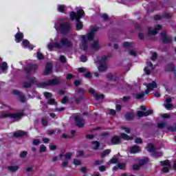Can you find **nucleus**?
<instances>
[{"label":"nucleus","instance_id":"obj_4","mask_svg":"<svg viewBox=\"0 0 176 176\" xmlns=\"http://www.w3.org/2000/svg\"><path fill=\"white\" fill-rule=\"evenodd\" d=\"M54 28H56V30H57V31H61L63 34H67V32H68V31L71 30V25H69V23H66L64 24H61L60 23V21L58 23H55Z\"/></svg>","mask_w":176,"mask_h":176},{"label":"nucleus","instance_id":"obj_44","mask_svg":"<svg viewBox=\"0 0 176 176\" xmlns=\"http://www.w3.org/2000/svg\"><path fill=\"white\" fill-rule=\"evenodd\" d=\"M146 163H148V158H146L145 160H141L140 161V166H144V164H145Z\"/></svg>","mask_w":176,"mask_h":176},{"label":"nucleus","instance_id":"obj_25","mask_svg":"<svg viewBox=\"0 0 176 176\" xmlns=\"http://www.w3.org/2000/svg\"><path fill=\"white\" fill-rule=\"evenodd\" d=\"M24 38V35L23 33L20 32V31H18L17 34L15 35V39L16 41L19 43L21 42V39Z\"/></svg>","mask_w":176,"mask_h":176},{"label":"nucleus","instance_id":"obj_13","mask_svg":"<svg viewBox=\"0 0 176 176\" xmlns=\"http://www.w3.org/2000/svg\"><path fill=\"white\" fill-rule=\"evenodd\" d=\"M4 118H12L14 119H21V118H23V113H12V114H6Z\"/></svg>","mask_w":176,"mask_h":176},{"label":"nucleus","instance_id":"obj_51","mask_svg":"<svg viewBox=\"0 0 176 176\" xmlns=\"http://www.w3.org/2000/svg\"><path fill=\"white\" fill-rule=\"evenodd\" d=\"M135 142L136 144H142V139L137 138L136 139H135Z\"/></svg>","mask_w":176,"mask_h":176},{"label":"nucleus","instance_id":"obj_33","mask_svg":"<svg viewBox=\"0 0 176 176\" xmlns=\"http://www.w3.org/2000/svg\"><path fill=\"white\" fill-rule=\"evenodd\" d=\"M122 46H123V47H125L126 49H130V47H133V45L129 42L123 43Z\"/></svg>","mask_w":176,"mask_h":176},{"label":"nucleus","instance_id":"obj_59","mask_svg":"<svg viewBox=\"0 0 176 176\" xmlns=\"http://www.w3.org/2000/svg\"><path fill=\"white\" fill-rule=\"evenodd\" d=\"M162 152H156L154 153V156H155V157H160V156H162Z\"/></svg>","mask_w":176,"mask_h":176},{"label":"nucleus","instance_id":"obj_20","mask_svg":"<svg viewBox=\"0 0 176 176\" xmlns=\"http://www.w3.org/2000/svg\"><path fill=\"white\" fill-rule=\"evenodd\" d=\"M52 68H53V66L52 65V64L48 63L45 67V69L44 71V75H49L50 74H52Z\"/></svg>","mask_w":176,"mask_h":176},{"label":"nucleus","instance_id":"obj_18","mask_svg":"<svg viewBox=\"0 0 176 176\" xmlns=\"http://www.w3.org/2000/svg\"><path fill=\"white\" fill-rule=\"evenodd\" d=\"M162 29V25H157L153 30H151V28H148V35H156L157 31Z\"/></svg>","mask_w":176,"mask_h":176},{"label":"nucleus","instance_id":"obj_55","mask_svg":"<svg viewBox=\"0 0 176 176\" xmlns=\"http://www.w3.org/2000/svg\"><path fill=\"white\" fill-rule=\"evenodd\" d=\"M169 71H175V65L171 64L169 65Z\"/></svg>","mask_w":176,"mask_h":176},{"label":"nucleus","instance_id":"obj_28","mask_svg":"<svg viewBox=\"0 0 176 176\" xmlns=\"http://www.w3.org/2000/svg\"><path fill=\"white\" fill-rule=\"evenodd\" d=\"M19 168H20V167L17 165L8 167V170H9V171H10L11 173H16V171H17Z\"/></svg>","mask_w":176,"mask_h":176},{"label":"nucleus","instance_id":"obj_6","mask_svg":"<svg viewBox=\"0 0 176 176\" xmlns=\"http://www.w3.org/2000/svg\"><path fill=\"white\" fill-rule=\"evenodd\" d=\"M144 86L146 87V90L145 91V94H149L153 89L157 88V84L155 81H152L150 83H144Z\"/></svg>","mask_w":176,"mask_h":176},{"label":"nucleus","instance_id":"obj_40","mask_svg":"<svg viewBox=\"0 0 176 176\" xmlns=\"http://www.w3.org/2000/svg\"><path fill=\"white\" fill-rule=\"evenodd\" d=\"M147 151H148V152H152V151H153V144L151 143L148 144Z\"/></svg>","mask_w":176,"mask_h":176},{"label":"nucleus","instance_id":"obj_64","mask_svg":"<svg viewBox=\"0 0 176 176\" xmlns=\"http://www.w3.org/2000/svg\"><path fill=\"white\" fill-rule=\"evenodd\" d=\"M60 60L61 63H65V56H60Z\"/></svg>","mask_w":176,"mask_h":176},{"label":"nucleus","instance_id":"obj_37","mask_svg":"<svg viewBox=\"0 0 176 176\" xmlns=\"http://www.w3.org/2000/svg\"><path fill=\"white\" fill-rule=\"evenodd\" d=\"M46 151H47V148L45 145L42 144L40 146V153H43L45 152H46Z\"/></svg>","mask_w":176,"mask_h":176},{"label":"nucleus","instance_id":"obj_11","mask_svg":"<svg viewBox=\"0 0 176 176\" xmlns=\"http://www.w3.org/2000/svg\"><path fill=\"white\" fill-rule=\"evenodd\" d=\"M89 93L90 94H91L92 96H94L96 100H103L104 99V95L102 94H99L98 92L96 91L94 89H91L89 90Z\"/></svg>","mask_w":176,"mask_h":176},{"label":"nucleus","instance_id":"obj_54","mask_svg":"<svg viewBox=\"0 0 176 176\" xmlns=\"http://www.w3.org/2000/svg\"><path fill=\"white\" fill-rule=\"evenodd\" d=\"M80 60L82 62V63H86V61H87V58L86 57V56H82L80 57Z\"/></svg>","mask_w":176,"mask_h":176},{"label":"nucleus","instance_id":"obj_34","mask_svg":"<svg viewBox=\"0 0 176 176\" xmlns=\"http://www.w3.org/2000/svg\"><path fill=\"white\" fill-rule=\"evenodd\" d=\"M74 166H80V164H82V161H80L79 159L75 158L74 160Z\"/></svg>","mask_w":176,"mask_h":176},{"label":"nucleus","instance_id":"obj_17","mask_svg":"<svg viewBox=\"0 0 176 176\" xmlns=\"http://www.w3.org/2000/svg\"><path fill=\"white\" fill-rule=\"evenodd\" d=\"M96 31H98V28H94L91 32L87 35V39L88 41H92V39L94 38V32H96Z\"/></svg>","mask_w":176,"mask_h":176},{"label":"nucleus","instance_id":"obj_45","mask_svg":"<svg viewBox=\"0 0 176 176\" xmlns=\"http://www.w3.org/2000/svg\"><path fill=\"white\" fill-rule=\"evenodd\" d=\"M106 170H107V166H99V170L101 171L102 173H104V171H106Z\"/></svg>","mask_w":176,"mask_h":176},{"label":"nucleus","instance_id":"obj_43","mask_svg":"<svg viewBox=\"0 0 176 176\" xmlns=\"http://www.w3.org/2000/svg\"><path fill=\"white\" fill-rule=\"evenodd\" d=\"M102 163H104L102 160H96L94 162V166H100V164H102Z\"/></svg>","mask_w":176,"mask_h":176},{"label":"nucleus","instance_id":"obj_10","mask_svg":"<svg viewBox=\"0 0 176 176\" xmlns=\"http://www.w3.org/2000/svg\"><path fill=\"white\" fill-rule=\"evenodd\" d=\"M160 163L161 166H164L162 171L164 173H168V170H170V162H168V160H165V161H162Z\"/></svg>","mask_w":176,"mask_h":176},{"label":"nucleus","instance_id":"obj_61","mask_svg":"<svg viewBox=\"0 0 176 176\" xmlns=\"http://www.w3.org/2000/svg\"><path fill=\"white\" fill-rule=\"evenodd\" d=\"M41 123L43 126H47V120H45V119H42L41 120Z\"/></svg>","mask_w":176,"mask_h":176},{"label":"nucleus","instance_id":"obj_48","mask_svg":"<svg viewBox=\"0 0 176 176\" xmlns=\"http://www.w3.org/2000/svg\"><path fill=\"white\" fill-rule=\"evenodd\" d=\"M41 144V140L39 139H36L33 140V145H39Z\"/></svg>","mask_w":176,"mask_h":176},{"label":"nucleus","instance_id":"obj_46","mask_svg":"<svg viewBox=\"0 0 176 176\" xmlns=\"http://www.w3.org/2000/svg\"><path fill=\"white\" fill-rule=\"evenodd\" d=\"M27 155H28L27 151H22L20 153V157L24 158V157H25L27 156Z\"/></svg>","mask_w":176,"mask_h":176},{"label":"nucleus","instance_id":"obj_39","mask_svg":"<svg viewBox=\"0 0 176 176\" xmlns=\"http://www.w3.org/2000/svg\"><path fill=\"white\" fill-rule=\"evenodd\" d=\"M144 96H145V94L144 92H141L140 94L136 95V99L141 100V98H143Z\"/></svg>","mask_w":176,"mask_h":176},{"label":"nucleus","instance_id":"obj_62","mask_svg":"<svg viewBox=\"0 0 176 176\" xmlns=\"http://www.w3.org/2000/svg\"><path fill=\"white\" fill-rule=\"evenodd\" d=\"M77 156L78 157H80V156H83V155H84V153H83V151H78V152H77Z\"/></svg>","mask_w":176,"mask_h":176},{"label":"nucleus","instance_id":"obj_3","mask_svg":"<svg viewBox=\"0 0 176 176\" xmlns=\"http://www.w3.org/2000/svg\"><path fill=\"white\" fill-rule=\"evenodd\" d=\"M107 56L97 57L96 63H97L98 70L100 72H104V71H107Z\"/></svg>","mask_w":176,"mask_h":176},{"label":"nucleus","instance_id":"obj_50","mask_svg":"<svg viewBox=\"0 0 176 176\" xmlns=\"http://www.w3.org/2000/svg\"><path fill=\"white\" fill-rule=\"evenodd\" d=\"M44 96L45 97V98H51L52 97V94L51 93H49V92H45L44 93Z\"/></svg>","mask_w":176,"mask_h":176},{"label":"nucleus","instance_id":"obj_22","mask_svg":"<svg viewBox=\"0 0 176 176\" xmlns=\"http://www.w3.org/2000/svg\"><path fill=\"white\" fill-rule=\"evenodd\" d=\"M14 94H18V96H19V101L21 102H25V97L24 96H23V94H21V93H20V91L15 90L14 91Z\"/></svg>","mask_w":176,"mask_h":176},{"label":"nucleus","instance_id":"obj_7","mask_svg":"<svg viewBox=\"0 0 176 176\" xmlns=\"http://www.w3.org/2000/svg\"><path fill=\"white\" fill-rule=\"evenodd\" d=\"M157 126L159 129L166 128L168 131H176V124H175V126H170L164 122H161V123H159Z\"/></svg>","mask_w":176,"mask_h":176},{"label":"nucleus","instance_id":"obj_12","mask_svg":"<svg viewBox=\"0 0 176 176\" xmlns=\"http://www.w3.org/2000/svg\"><path fill=\"white\" fill-rule=\"evenodd\" d=\"M137 113L139 118H142V116H149V115L153 113V110L150 109L146 111V112H144L142 111H138Z\"/></svg>","mask_w":176,"mask_h":176},{"label":"nucleus","instance_id":"obj_16","mask_svg":"<svg viewBox=\"0 0 176 176\" xmlns=\"http://www.w3.org/2000/svg\"><path fill=\"white\" fill-rule=\"evenodd\" d=\"M147 67H144V72L147 74L149 75L151 74V71L153 69V65H152V63L148 62L146 63Z\"/></svg>","mask_w":176,"mask_h":176},{"label":"nucleus","instance_id":"obj_58","mask_svg":"<svg viewBox=\"0 0 176 176\" xmlns=\"http://www.w3.org/2000/svg\"><path fill=\"white\" fill-rule=\"evenodd\" d=\"M50 151H56L57 149V146L56 145H51L50 146Z\"/></svg>","mask_w":176,"mask_h":176},{"label":"nucleus","instance_id":"obj_60","mask_svg":"<svg viewBox=\"0 0 176 176\" xmlns=\"http://www.w3.org/2000/svg\"><path fill=\"white\" fill-rule=\"evenodd\" d=\"M157 57V54H156V52H153V56L151 57V60H156V58Z\"/></svg>","mask_w":176,"mask_h":176},{"label":"nucleus","instance_id":"obj_32","mask_svg":"<svg viewBox=\"0 0 176 176\" xmlns=\"http://www.w3.org/2000/svg\"><path fill=\"white\" fill-rule=\"evenodd\" d=\"M58 83H59V81L57 79H54L48 82V85H50L51 86L58 85Z\"/></svg>","mask_w":176,"mask_h":176},{"label":"nucleus","instance_id":"obj_29","mask_svg":"<svg viewBox=\"0 0 176 176\" xmlns=\"http://www.w3.org/2000/svg\"><path fill=\"white\" fill-rule=\"evenodd\" d=\"M125 167H126V164H118L117 166H114L113 168V170L116 171V170H118V168H119V170H122V169L124 168Z\"/></svg>","mask_w":176,"mask_h":176},{"label":"nucleus","instance_id":"obj_53","mask_svg":"<svg viewBox=\"0 0 176 176\" xmlns=\"http://www.w3.org/2000/svg\"><path fill=\"white\" fill-rule=\"evenodd\" d=\"M162 118L164 119H168L170 118V116L168 113H164V114H162Z\"/></svg>","mask_w":176,"mask_h":176},{"label":"nucleus","instance_id":"obj_63","mask_svg":"<svg viewBox=\"0 0 176 176\" xmlns=\"http://www.w3.org/2000/svg\"><path fill=\"white\" fill-rule=\"evenodd\" d=\"M85 78H91V72H87L85 74Z\"/></svg>","mask_w":176,"mask_h":176},{"label":"nucleus","instance_id":"obj_56","mask_svg":"<svg viewBox=\"0 0 176 176\" xmlns=\"http://www.w3.org/2000/svg\"><path fill=\"white\" fill-rule=\"evenodd\" d=\"M37 58L39 59V60H43V55L42 54H41L40 52H38L37 53Z\"/></svg>","mask_w":176,"mask_h":176},{"label":"nucleus","instance_id":"obj_47","mask_svg":"<svg viewBox=\"0 0 176 176\" xmlns=\"http://www.w3.org/2000/svg\"><path fill=\"white\" fill-rule=\"evenodd\" d=\"M26 173H31V171H32V170H34V166H30L26 168Z\"/></svg>","mask_w":176,"mask_h":176},{"label":"nucleus","instance_id":"obj_15","mask_svg":"<svg viewBox=\"0 0 176 176\" xmlns=\"http://www.w3.org/2000/svg\"><path fill=\"white\" fill-rule=\"evenodd\" d=\"M171 101H172L171 98H166L165 100L164 107H165L166 109H168V111L170 109H173V108H174L173 104H170V102H171Z\"/></svg>","mask_w":176,"mask_h":176},{"label":"nucleus","instance_id":"obj_5","mask_svg":"<svg viewBox=\"0 0 176 176\" xmlns=\"http://www.w3.org/2000/svg\"><path fill=\"white\" fill-rule=\"evenodd\" d=\"M60 160H65L62 162L63 167H68V164L69 163V160H71V157H72V153H67L65 155H60ZM64 157V158H63Z\"/></svg>","mask_w":176,"mask_h":176},{"label":"nucleus","instance_id":"obj_57","mask_svg":"<svg viewBox=\"0 0 176 176\" xmlns=\"http://www.w3.org/2000/svg\"><path fill=\"white\" fill-rule=\"evenodd\" d=\"M68 102V97H65L62 100V104H67Z\"/></svg>","mask_w":176,"mask_h":176},{"label":"nucleus","instance_id":"obj_8","mask_svg":"<svg viewBox=\"0 0 176 176\" xmlns=\"http://www.w3.org/2000/svg\"><path fill=\"white\" fill-rule=\"evenodd\" d=\"M82 40L81 43L80 45V48L85 52H87V41L86 40V36L82 35L81 36Z\"/></svg>","mask_w":176,"mask_h":176},{"label":"nucleus","instance_id":"obj_36","mask_svg":"<svg viewBox=\"0 0 176 176\" xmlns=\"http://www.w3.org/2000/svg\"><path fill=\"white\" fill-rule=\"evenodd\" d=\"M111 153V150L107 149L103 151L101 154V157H104V156H107V155H109Z\"/></svg>","mask_w":176,"mask_h":176},{"label":"nucleus","instance_id":"obj_38","mask_svg":"<svg viewBox=\"0 0 176 176\" xmlns=\"http://www.w3.org/2000/svg\"><path fill=\"white\" fill-rule=\"evenodd\" d=\"M92 145H94V149H98V146H100V143L97 141L92 142Z\"/></svg>","mask_w":176,"mask_h":176},{"label":"nucleus","instance_id":"obj_26","mask_svg":"<svg viewBox=\"0 0 176 176\" xmlns=\"http://www.w3.org/2000/svg\"><path fill=\"white\" fill-rule=\"evenodd\" d=\"M111 141L113 145L120 144V138H119V136H114L111 138Z\"/></svg>","mask_w":176,"mask_h":176},{"label":"nucleus","instance_id":"obj_30","mask_svg":"<svg viewBox=\"0 0 176 176\" xmlns=\"http://www.w3.org/2000/svg\"><path fill=\"white\" fill-rule=\"evenodd\" d=\"M121 138L123 140H126V141H130V140H133V138L129 136L127 134L125 133H121L120 134Z\"/></svg>","mask_w":176,"mask_h":176},{"label":"nucleus","instance_id":"obj_49","mask_svg":"<svg viewBox=\"0 0 176 176\" xmlns=\"http://www.w3.org/2000/svg\"><path fill=\"white\" fill-rule=\"evenodd\" d=\"M108 78L109 79V80H116L115 76H113V74H109Z\"/></svg>","mask_w":176,"mask_h":176},{"label":"nucleus","instance_id":"obj_41","mask_svg":"<svg viewBox=\"0 0 176 176\" xmlns=\"http://www.w3.org/2000/svg\"><path fill=\"white\" fill-rule=\"evenodd\" d=\"M2 71H6L8 69V63H3L1 67Z\"/></svg>","mask_w":176,"mask_h":176},{"label":"nucleus","instance_id":"obj_52","mask_svg":"<svg viewBox=\"0 0 176 176\" xmlns=\"http://www.w3.org/2000/svg\"><path fill=\"white\" fill-rule=\"evenodd\" d=\"M80 171H81V173L86 174V173H87V168L85 166H82L80 168Z\"/></svg>","mask_w":176,"mask_h":176},{"label":"nucleus","instance_id":"obj_14","mask_svg":"<svg viewBox=\"0 0 176 176\" xmlns=\"http://www.w3.org/2000/svg\"><path fill=\"white\" fill-rule=\"evenodd\" d=\"M161 37L162 38V41L164 42V43H169V42H171L173 41L170 36H167L166 32H163L162 33H161Z\"/></svg>","mask_w":176,"mask_h":176},{"label":"nucleus","instance_id":"obj_35","mask_svg":"<svg viewBox=\"0 0 176 176\" xmlns=\"http://www.w3.org/2000/svg\"><path fill=\"white\" fill-rule=\"evenodd\" d=\"M121 129L122 130H124V131H125V133L127 134H130V133H131V130L127 126H122Z\"/></svg>","mask_w":176,"mask_h":176},{"label":"nucleus","instance_id":"obj_23","mask_svg":"<svg viewBox=\"0 0 176 176\" xmlns=\"http://www.w3.org/2000/svg\"><path fill=\"white\" fill-rule=\"evenodd\" d=\"M22 45L23 46V47L30 48V50H32V49H34V45H30V41L25 39L22 41Z\"/></svg>","mask_w":176,"mask_h":176},{"label":"nucleus","instance_id":"obj_31","mask_svg":"<svg viewBox=\"0 0 176 176\" xmlns=\"http://www.w3.org/2000/svg\"><path fill=\"white\" fill-rule=\"evenodd\" d=\"M126 120H133L134 119V114L133 113H128L125 115Z\"/></svg>","mask_w":176,"mask_h":176},{"label":"nucleus","instance_id":"obj_27","mask_svg":"<svg viewBox=\"0 0 176 176\" xmlns=\"http://www.w3.org/2000/svg\"><path fill=\"white\" fill-rule=\"evenodd\" d=\"M57 9L58 12H60V13H65L67 7L65 5H58Z\"/></svg>","mask_w":176,"mask_h":176},{"label":"nucleus","instance_id":"obj_24","mask_svg":"<svg viewBox=\"0 0 176 176\" xmlns=\"http://www.w3.org/2000/svg\"><path fill=\"white\" fill-rule=\"evenodd\" d=\"M91 48L93 50H98V49H100V43H98V41H94L91 45Z\"/></svg>","mask_w":176,"mask_h":176},{"label":"nucleus","instance_id":"obj_19","mask_svg":"<svg viewBox=\"0 0 176 176\" xmlns=\"http://www.w3.org/2000/svg\"><path fill=\"white\" fill-rule=\"evenodd\" d=\"M24 135H27V132L23 131H16L14 133V137L16 138H19V137H24Z\"/></svg>","mask_w":176,"mask_h":176},{"label":"nucleus","instance_id":"obj_9","mask_svg":"<svg viewBox=\"0 0 176 176\" xmlns=\"http://www.w3.org/2000/svg\"><path fill=\"white\" fill-rule=\"evenodd\" d=\"M74 120H76L77 127H83V126H85V120H83V118L79 117L78 116H75Z\"/></svg>","mask_w":176,"mask_h":176},{"label":"nucleus","instance_id":"obj_21","mask_svg":"<svg viewBox=\"0 0 176 176\" xmlns=\"http://www.w3.org/2000/svg\"><path fill=\"white\" fill-rule=\"evenodd\" d=\"M131 153H138L141 152V148L137 145L133 146L130 150Z\"/></svg>","mask_w":176,"mask_h":176},{"label":"nucleus","instance_id":"obj_2","mask_svg":"<svg viewBox=\"0 0 176 176\" xmlns=\"http://www.w3.org/2000/svg\"><path fill=\"white\" fill-rule=\"evenodd\" d=\"M71 20H76V30L78 31L82 30L83 28V23L80 21V19L85 16V11L79 8L77 10V14L75 12H71L69 14Z\"/></svg>","mask_w":176,"mask_h":176},{"label":"nucleus","instance_id":"obj_1","mask_svg":"<svg viewBox=\"0 0 176 176\" xmlns=\"http://www.w3.org/2000/svg\"><path fill=\"white\" fill-rule=\"evenodd\" d=\"M58 38H56L53 43H50L47 45V49L52 52L53 49H63V47H69L72 46V43L67 38H61L58 43Z\"/></svg>","mask_w":176,"mask_h":176},{"label":"nucleus","instance_id":"obj_42","mask_svg":"<svg viewBox=\"0 0 176 176\" xmlns=\"http://www.w3.org/2000/svg\"><path fill=\"white\" fill-rule=\"evenodd\" d=\"M116 163H118V159L116 158H112L109 162V164H115Z\"/></svg>","mask_w":176,"mask_h":176}]
</instances>
